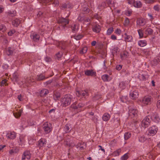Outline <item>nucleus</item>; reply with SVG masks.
Listing matches in <instances>:
<instances>
[{"label": "nucleus", "mask_w": 160, "mask_h": 160, "mask_svg": "<svg viewBox=\"0 0 160 160\" xmlns=\"http://www.w3.org/2000/svg\"><path fill=\"white\" fill-rule=\"evenodd\" d=\"M115 32L118 35H120L121 32V31L119 29L117 28Z\"/></svg>", "instance_id": "obj_56"}, {"label": "nucleus", "mask_w": 160, "mask_h": 160, "mask_svg": "<svg viewBox=\"0 0 160 160\" xmlns=\"http://www.w3.org/2000/svg\"><path fill=\"white\" fill-rule=\"evenodd\" d=\"M128 153H127L124 154L121 157V160H127L129 158Z\"/></svg>", "instance_id": "obj_37"}, {"label": "nucleus", "mask_w": 160, "mask_h": 160, "mask_svg": "<svg viewBox=\"0 0 160 160\" xmlns=\"http://www.w3.org/2000/svg\"><path fill=\"white\" fill-rule=\"evenodd\" d=\"M82 11L85 13H87L89 12L90 9L86 5H83L82 8Z\"/></svg>", "instance_id": "obj_29"}, {"label": "nucleus", "mask_w": 160, "mask_h": 160, "mask_svg": "<svg viewBox=\"0 0 160 160\" xmlns=\"http://www.w3.org/2000/svg\"><path fill=\"white\" fill-rule=\"evenodd\" d=\"M37 80L38 81L43 80L45 79V77L42 74H40L37 76Z\"/></svg>", "instance_id": "obj_27"}, {"label": "nucleus", "mask_w": 160, "mask_h": 160, "mask_svg": "<svg viewBox=\"0 0 160 160\" xmlns=\"http://www.w3.org/2000/svg\"><path fill=\"white\" fill-rule=\"evenodd\" d=\"M77 102L74 103L71 106V108L74 109H77Z\"/></svg>", "instance_id": "obj_46"}, {"label": "nucleus", "mask_w": 160, "mask_h": 160, "mask_svg": "<svg viewBox=\"0 0 160 160\" xmlns=\"http://www.w3.org/2000/svg\"><path fill=\"white\" fill-rule=\"evenodd\" d=\"M147 140V138L144 136H143L140 137L139 139L140 141L141 142H144Z\"/></svg>", "instance_id": "obj_50"}, {"label": "nucleus", "mask_w": 160, "mask_h": 160, "mask_svg": "<svg viewBox=\"0 0 160 160\" xmlns=\"http://www.w3.org/2000/svg\"><path fill=\"white\" fill-rule=\"evenodd\" d=\"M129 19L128 18H126L124 20V25L125 26L128 25L129 24Z\"/></svg>", "instance_id": "obj_44"}, {"label": "nucleus", "mask_w": 160, "mask_h": 160, "mask_svg": "<svg viewBox=\"0 0 160 160\" xmlns=\"http://www.w3.org/2000/svg\"><path fill=\"white\" fill-rule=\"evenodd\" d=\"M47 143V141L46 139L41 138L38 142V147L39 149H42L46 145Z\"/></svg>", "instance_id": "obj_5"}, {"label": "nucleus", "mask_w": 160, "mask_h": 160, "mask_svg": "<svg viewBox=\"0 0 160 160\" xmlns=\"http://www.w3.org/2000/svg\"><path fill=\"white\" fill-rule=\"evenodd\" d=\"M133 5L135 7L140 8L142 7V4L140 1H137L135 2Z\"/></svg>", "instance_id": "obj_24"}, {"label": "nucleus", "mask_w": 160, "mask_h": 160, "mask_svg": "<svg viewBox=\"0 0 160 160\" xmlns=\"http://www.w3.org/2000/svg\"><path fill=\"white\" fill-rule=\"evenodd\" d=\"M49 93L48 90L46 89H42L40 92V95L41 97L45 96Z\"/></svg>", "instance_id": "obj_16"}, {"label": "nucleus", "mask_w": 160, "mask_h": 160, "mask_svg": "<svg viewBox=\"0 0 160 160\" xmlns=\"http://www.w3.org/2000/svg\"><path fill=\"white\" fill-rule=\"evenodd\" d=\"M132 12V11L131 10H128L125 12V14L127 16H130L131 15Z\"/></svg>", "instance_id": "obj_47"}, {"label": "nucleus", "mask_w": 160, "mask_h": 160, "mask_svg": "<svg viewBox=\"0 0 160 160\" xmlns=\"http://www.w3.org/2000/svg\"><path fill=\"white\" fill-rule=\"evenodd\" d=\"M76 94L78 97H80L82 95L83 96H85L86 95H88V92L86 91H76Z\"/></svg>", "instance_id": "obj_17"}, {"label": "nucleus", "mask_w": 160, "mask_h": 160, "mask_svg": "<svg viewBox=\"0 0 160 160\" xmlns=\"http://www.w3.org/2000/svg\"><path fill=\"white\" fill-rule=\"evenodd\" d=\"M6 30V28L5 25L3 24L0 25V32H4Z\"/></svg>", "instance_id": "obj_30"}, {"label": "nucleus", "mask_w": 160, "mask_h": 160, "mask_svg": "<svg viewBox=\"0 0 160 160\" xmlns=\"http://www.w3.org/2000/svg\"><path fill=\"white\" fill-rule=\"evenodd\" d=\"M135 2V0H128V3L130 4H133Z\"/></svg>", "instance_id": "obj_63"}, {"label": "nucleus", "mask_w": 160, "mask_h": 160, "mask_svg": "<svg viewBox=\"0 0 160 160\" xmlns=\"http://www.w3.org/2000/svg\"><path fill=\"white\" fill-rule=\"evenodd\" d=\"M62 55V53H60V52H58L56 54V55L57 58L58 59H59L61 57Z\"/></svg>", "instance_id": "obj_58"}, {"label": "nucleus", "mask_w": 160, "mask_h": 160, "mask_svg": "<svg viewBox=\"0 0 160 160\" xmlns=\"http://www.w3.org/2000/svg\"><path fill=\"white\" fill-rule=\"evenodd\" d=\"M131 98L132 99H136L138 98V93L137 91H135L130 93Z\"/></svg>", "instance_id": "obj_18"}, {"label": "nucleus", "mask_w": 160, "mask_h": 160, "mask_svg": "<svg viewBox=\"0 0 160 160\" xmlns=\"http://www.w3.org/2000/svg\"><path fill=\"white\" fill-rule=\"evenodd\" d=\"M87 47H84L82 48L80 51V54H83V53H85L86 52L87 50Z\"/></svg>", "instance_id": "obj_40"}, {"label": "nucleus", "mask_w": 160, "mask_h": 160, "mask_svg": "<svg viewBox=\"0 0 160 160\" xmlns=\"http://www.w3.org/2000/svg\"><path fill=\"white\" fill-rule=\"evenodd\" d=\"M119 119L118 118H117L116 119H114V124L117 125H119Z\"/></svg>", "instance_id": "obj_49"}, {"label": "nucleus", "mask_w": 160, "mask_h": 160, "mask_svg": "<svg viewBox=\"0 0 160 160\" xmlns=\"http://www.w3.org/2000/svg\"><path fill=\"white\" fill-rule=\"evenodd\" d=\"M101 98V96L100 94H97L95 95L94 97V100H98L99 99Z\"/></svg>", "instance_id": "obj_48"}, {"label": "nucleus", "mask_w": 160, "mask_h": 160, "mask_svg": "<svg viewBox=\"0 0 160 160\" xmlns=\"http://www.w3.org/2000/svg\"><path fill=\"white\" fill-rule=\"evenodd\" d=\"M136 22L137 25L139 26H143L146 23L145 19L142 18H138Z\"/></svg>", "instance_id": "obj_10"}, {"label": "nucleus", "mask_w": 160, "mask_h": 160, "mask_svg": "<svg viewBox=\"0 0 160 160\" xmlns=\"http://www.w3.org/2000/svg\"><path fill=\"white\" fill-rule=\"evenodd\" d=\"M60 45L62 49H63V50L65 49V47L66 46V43L65 42H61L59 44Z\"/></svg>", "instance_id": "obj_45"}, {"label": "nucleus", "mask_w": 160, "mask_h": 160, "mask_svg": "<svg viewBox=\"0 0 160 160\" xmlns=\"http://www.w3.org/2000/svg\"><path fill=\"white\" fill-rule=\"evenodd\" d=\"M128 52L126 51H124L120 54L121 58L122 59H123L124 58H128Z\"/></svg>", "instance_id": "obj_22"}, {"label": "nucleus", "mask_w": 160, "mask_h": 160, "mask_svg": "<svg viewBox=\"0 0 160 160\" xmlns=\"http://www.w3.org/2000/svg\"><path fill=\"white\" fill-rule=\"evenodd\" d=\"M138 45L141 47H143L146 45V41L145 40H141L138 42Z\"/></svg>", "instance_id": "obj_32"}, {"label": "nucleus", "mask_w": 160, "mask_h": 160, "mask_svg": "<svg viewBox=\"0 0 160 160\" xmlns=\"http://www.w3.org/2000/svg\"><path fill=\"white\" fill-rule=\"evenodd\" d=\"M58 22L59 24V28L62 30H64L67 28L66 25L69 23V21L65 18H62L58 19Z\"/></svg>", "instance_id": "obj_1"}, {"label": "nucleus", "mask_w": 160, "mask_h": 160, "mask_svg": "<svg viewBox=\"0 0 160 160\" xmlns=\"http://www.w3.org/2000/svg\"><path fill=\"white\" fill-rule=\"evenodd\" d=\"M42 128L46 133H48L52 130V125L50 123L46 122L43 125Z\"/></svg>", "instance_id": "obj_6"}, {"label": "nucleus", "mask_w": 160, "mask_h": 160, "mask_svg": "<svg viewBox=\"0 0 160 160\" xmlns=\"http://www.w3.org/2000/svg\"><path fill=\"white\" fill-rule=\"evenodd\" d=\"M78 27L76 24H74L71 26L72 30V32H76L78 30Z\"/></svg>", "instance_id": "obj_35"}, {"label": "nucleus", "mask_w": 160, "mask_h": 160, "mask_svg": "<svg viewBox=\"0 0 160 160\" xmlns=\"http://www.w3.org/2000/svg\"><path fill=\"white\" fill-rule=\"evenodd\" d=\"M15 32L16 31L14 30H11L8 32V35L9 36H12Z\"/></svg>", "instance_id": "obj_52"}, {"label": "nucleus", "mask_w": 160, "mask_h": 160, "mask_svg": "<svg viewBox=\"0 0 160 160\" xmlns=\"http://www.w3.org/2000/svg\"><path fill=\"white\" fill-rule=\"evenodd\" d=\"M121 150L120 149H118L114 152V153H116V155L118 156L120 153L121 152Z\"/></svg>", "instance_id": "obj_55"}, {"label": "nucleus", "mask_w": 160, "mask_h": 160, "mask_svg": "<svg viewBox=\"0 0 160 160\" xmlns=\"http://www.w3.org/2000/svg\"><path fill=\"white\" fill-rule=\"evenodd\" d=\"M7 136L10 139H13L16 137V133L14 132H11L7 134Z\"/></svg>", "instance_id": "obj_20"}, {"label": "nucleus", "mask_w": 160, "mask_h": 160, "mask_svg": "<svg viewBox=\"0 0 160 160\" xmlns=\"http://www.w3.org/2000/svg\"><path fill=\"white\" fill-rule=\"evenodd\" d=\"M125 35L126 36V37H125V39L127 40L128 42H131L132 39V36L128 35L126 33L125 34Z\"/></svg>", "instance_id": "obj_36"}, {"label": "nucleus", "mask_w": 160, "mask_h": 160, "mask_svg": "<svg viewBox=\"0 0 160 160\" xmlns=\"http://www.w3.org/2000/svg\"><path fill=\"white\" fill-rule=\"evenodd\" d=\"M158 128L155 125L152 126L150 127L148 130V134L150 136L154 135L157 132Z\"/></svg>", "instance_id": "obj_3"}, {"label": "nucleus", "mask_w": 160, "mask_h": 160, "mask_svg": "<svg viewBox=\"0 0 160 160\" xmlns=\"http://www.w3.org/2000/svg\"><path fill=\"white\" fill-rule=\"evenodd\" d=\"M153 32V30L151 28H148L145 31V33L147 35L152 34Z\"/></svg>", "instance_id": "obj_31"}, {"label": "nucleus", "mask_w": 160, "mask_h": 160, "mask_svg": "<svg viewBox=\"0 0 160 160\" xmlns=\"http://www.w3.org/2000/svg\"><path fill=\"white\" fill-rule=\"evenodd\" d=\"M131 133L129 132H126L124 134V137L125 140L128 139L131 137Z\"/></svg>", "instance_id": "obj_34"}, {"label": "nucleus", "mask_w": 160, "mask_h": 160, "mask_svg": "<svg viewBox=\"0 0 160 160\" xmlns=\"http://www.w3.org/2000/svg\"><path fill=\"white\" fill-rule=\"evenodd\" d=\"M19 75L18 73L15 72L12 74V80L17 81Z\"/></svg>", "instance_id": "obj_25"}, {"label": "nucleus", "mask_w": 160, "mask_h": 160, "mask_svg": "<svg viewBox=\"0 0 160 160\" xmlns=\"http://www.w3.org/2000/svg\"><path fill=\"white\" fill-rule=\"evenodd\" d=\"M70 125L69 124H67L65 126L64 129L66 132H69L70 131Z\"/></svg>", "instance_id": "obj_33"}, {"label": "nucleus", "mask_w": 160, "mask_h": 160, "mask_svg": "<svg viewBox=\"0 0 160 160\" xmlns=\"http://www.w3.org/2000/svg\"><path fill=\"white\" fill-rule=\"evenodd\" d=\"M150 118L156 123H158L160 120L158 115L156 112L152 113L151 116L150 117Z\"/></svg>", "instance_id": "obj_9"}, {"label": "nucleus", "mask_w": 160, "mask_h": 160, "mask_svg": "<svg viewBox=\"0 0 160 160\" xmlns=\"http://www.w3.org/2000/svg\"><path fill=\"white\" fill-rule=\"evenodd\" d=\"M64 144L65 145L68 146H69V147H71V146H74L75 145H71V143H70L69 141V140H67L65 141V142H64Z\"/></svg>", "instance_id": "obj_42"}, {"label": "nucleus", "mask_w": 160, "mask_h": 160, "mask_svg": "<svg viewBox=\"0 0 160 160\" xmlns=\"http://www.w3.org/2000/svg\"><path fill=\"white\" fill-rule=\"evenodd\" d=\"M113 31V28L112 27H111L108 28L107 30V34L109 35L111 34V33Z\"/></svg>", "instance_id": "obj_43"}, {"label": "nucleus", "mask_w": 160, "mask_h": 160, "mask_svg": "<svg viewBox=\"0 0 160 160\" xmlns=\"http://www.w3.org/2000/svg\"><path fill=\"white\" fill-rule=\"evenodd\" d=\"M140 79L141 80L144 81L146 79L145 76L143 74H142L139 76Z\"/></svg>", "instance_id": "obj_53"}, {"label": "nucleus", "mask_w": 160, "mask_h": 160, "mask_svg": "<svg viewBox=\"0 0 160 160\" xmlns=\"http://www.w3.org/2000/svg\"><path fill=\"white\" fill-rule=\"evenodd\" d=\"M45 60L47 62H49L51 61V59L50 57H47L45 58Z\"/></svg>", "instance_id": "obj_61"}, {"label": "nucleus", "mask_w": 160, "mask_h": 160, "mask_svg": "<svg viewBox=\"0 0 160 160\" xmlns=\"http://www.w3.org/2000/svg\"><path fill=\"white\" fill-rule=\"evenodd\" d=\"M40 37L39 35L37 34H35L33 36V40L35 41H37L39 39Z\"/></svg>", "instance_id": "obj_41"}, {"label": "nucleus", "mask_w": 160, "mask_h": 160, "mask_svg": "<svg viewBox=\"0 0 160 160\" xmlns=\"http://www.w3.org/2000/svg\"><path fill=\"white\" fill-rule=\"evenodd\" d=\"M16 13V11H13V12L12 13L11 12H8V14L10 15V16H11L12 17H13L15 16V14Z\"/></svg>", "instance_id": "obj_54"}, {"label": "nucleus", "mask_w": 160, "mask_h": 160, "mask_svg": "<svg viewBox=\"0 0 160 160\" xmlns=\"http://www.w3.org/2000/svg\"><path fill=\"white\" fill-rule=\"evenodd\" d=\"M151 99V97L145 96L143 99V102L145 104H148L150 103Z\"/></svg>", "instance_id": "obj_19"}, {"label": "nucleus", "mask_w": 160, "mask_h": 160, "mask_svg": "<svg viewBox=\"0 0 160 160\" xmlns=\"http://www.w3.org/2000/svg\"><path fill=\"white\" fill-rule=\"evenodd\" d=\"M13 50L11 48L9 47L8 48L6 51L7 54L8 55H11L13 53Z\"/></svg>", "instance_id": "obj_28"}, {"label": "nucleus", "mask_w": 160, "mask_h": 160, "mask_svg": "<svg viewBox=\"0 0 160 160\" xmlns=\"http://www.w3.org/2000/svg\"><path fill=\"white\" fill-rule=\"evenodd\" d=\"M85 18L83 16V14L82 13H80L78 18V19L79 21H84V20Z\"/></svg>", "instance_id": "obj_39"}, {"label": "nucleus", "mask_w": 160, "mask_h": 160, "mask_svg": "<svg viewBox=\"0 0 160 160\" xmlns=\"http://www.w3.org/2000/svg\"><path fill=\"white\" fill-rule=\"evenodd\" d=\"M110 117V115L108 113H104L102 117V119L103 120L105 121H108Z\"/></svg>", "instance_id": "obj_21"}, {"label": "nucleus", "mask_w": 160, "mask_h": 160, "mask_svg": "<svg viewBox=\"0 0 160 160\" xmlns=\"http://www.w3.org/2000/svg\"><path fill=\"white\" fill-rule=\"evenodd\" d=\"M83 37V35L82 34L74 36V38L77 40L81 39Z\"/></svg>", "instance_id": "obj_38"}, {"label": "nucleus", "mask_w": 160, "mask_h": 160, "mask_svg": "<svg viewBox=\"0 0 160 160\" xmlns=\"http://www.w3.org/2000/svg\"><path fill=\"white\" fill-rule=\"evenodd\" d=\"M154 2V0H145V2L147 4L152 3Z\"/></svg>", "instance_id": "obj_59"}, {"label": "nucleus", "mask_w": 160, "mask_h": 160, "mask_svg": "<svg viewBox=\"0 0 160 160\" xmlns=\"http://www.w3.org/2000/svg\"><path fill=\"white\" fill-rule=\"evenodd\" d=\"M73 7L72 6L69 2H67L62 4L60 6V8L62 10H64L67 8H71Z\"/></svg>", "instance_id": "obj_13"}, {"label": "nucleus", "mask_w": 160, "mask_h": 160, "mask_svg": "<svg viewBox=\"0 0 160 160\" xmlns=\"http://www.w3.org/2000/svg\"><path fill=\"white\" fill-rule=\"evenodd\" d=\"M53 97L54 100L56 101L57 100H59L60 98L61 94L59 92L57 91H55L53 92Z\"/></svg>", "instance_id": "obj_14"}, {"label": "nucleus", "mask_w": 160, "mask_h": 160, "mask_svg": "<svg viewBox=\"0 0 160 160\" xmlns=\"http://www.w3.org/2000/svg\"><path fill=\"white\" fill-rule=\"evenodd\" d=\"M12 25L14 26L17 27L20 23V21L18 19H16L12 22Z\"/></svg>", "instance_id": "obj_23"}, {"label": "nucleus", "mask_w": 160, "mask_h": 160, "mask_svg": "<svg viewBox=\"0 0 160 160\" xmlns=\"http://www.w3.org/2000/svg\"><path fill=\"white\" fill-rule=\"evenodd\" d=\"M72 98L70 95L66 94L61 99L62 105L63 107H66L70 105L71 103Z\"/></svg>", "instance_id": "obj_2"}, {"label": "nucleus", "mask_w": 160, "mask_h": 160, "mask_svg": "<svg viewBox=\"0 0 160 160\" xmlns=\"http://www.w3.org/2000/svg\"><path fill=\"white\" fill-rule=\"evenodd\" d=\"M92 29L93 32L98 33L101 30V28L99 25L94 24L92 25Z\"/></svg>", "instance_id": "obj_15"}, {"label": "nucleus", "mask_w": 160, "mask_h": 160, "mask_svg": "<svg viewBox=\"0 0 160 160\" xmlns=\"http://www.w3.org/2000/svg\"><path fill=\"white\" fill-rule=\"evenodd\" d=\"M52 82V80H50L45 82V84L46 85L50 84Z\"/></svg>", "instance_id": "obj_62"}, {"label": "nucleus", "mask_w": 160, "mask_h": 160, "mask_svg": "<svg viewBox=\"0 0 160 160\" xmlns=\"http://www.w3.org/2000/svg\"><path fill=\"white\" fill-rule=\"evenodd\" d=\"M122 68V66H121L120 65H117L116 66V68L117 70H120Z\"/></svg>", "instance_id": "obj_60"}, {"label": "nucleus", "mask_w": 160, "mask_h": 160, "mask_svg": "<svg viewBox=\"0 0 160 160\" xmlns=\"http://www.w3.org/2000/svg\"><path fill=\"white\" fill-rule=\"evenodd\" d=\"M138 32L139 34V36L140 38H142L143 37V33L141 29L138 30Z\"/></svg>", "instance_id": "obj_51"}, {"label": "nucleus", "mask_w": 160, "mask_h": 160, "mask_svg": "<svg viewBox=\"0 0 160 160\" xmlns=\"http://www.w3.org/2000/svg\"><path fill=\"white\" fill-rule=\"evenodd\" d=\"M83 104L82 103H79L78 105H77V109L83 107Z\"/></svg>", "instance_id": "obj_64"}, {"label": "nucleus", "mask_w": 160, "mask_h": 160, "mask_svg": "<svg viewBox=\"0 0 160 160\" xmlns=\"http://www.w3.org/2000/svg\"><path fill=\"white\" fill-rule=\"evenodd\" d=\"M102 78L104 82H107L110 80L109 79L108 75L107 74L102 75Z\"/></svg>", "instance_id": "obj_26"}, {"label": "nucleus", "mask_w": 160, "mask_h": 160, "mask_svg": "<svg viewBox=\"0 0 160 160\" xmlns=\"http://www.w3.org/2000/svg\"><path fill=\"white\" fill-rule=\"evenodd\" d=\"M84 73L85 75L89 76H95L96 74V72L92 69L85 70Z\"/></svg>", "instance_id": "obj_12"}, {"label": "nucleus", "mask_w": 160, "mask_h": 160, "mask_svg": "<svg viewBox=\"0 0 160 160\" xmlns=\"http://www.w3.org/2000/svg\"><path fill=\"white\" fill-rule=\"evenodd\" d=\"M149 117H150L149 116L146 117L142 121L141 126L142 127L146 128L148 127V125H149L150 123L151 122V120Z\"/></svg>", "instance_id": "obj_4"}, {"label": "nucleus", "mask_w": 160, "mask_h": 160, "mask_svg": "<svg viewBox=\"0 0 160 160\" xmlns=\"http://www.w3.org/2000/svg\"><path fill=\"white\" fill-rule=\"evenodd\" d=\"M40 3H42L43 4L45 3V4L48 3L50 2L49 4L52 3V4H55L56 6L58 5L59 4V1L57 0H55L53 1V0H40Z\"/></svg>", "instance_id": "obj_8"}, {"label": "nucleus", "mask_w": 160, "mask_h": 160, "mask_svg": "<svg viewBox=\"0 0 160 160\" xmlns=\"http://www.w3.org/2000/svg\"><path fill=\"white\" fill-rule=\"evenodd\" d=\"M153 8L155 10L157 11H159L160 10L159 7L158 5L155 6L153 7Z\"/></svg>", "instance_id": "obj_57"}, {"label": "nucleus", "mask_w": 160, "mask_h": 160, "mask_svg": "<svg viewBox=\"0 0 160 160\" xmlns=\"http://www.w3.org/2000/svg\"><path fill=\"white\" fill-rule=\"evenodd\" d=\"M129 114L130 116L135 117L137 115L138 110L133 107L131 106L129 107Z\"/></svg>", "instance_id": "obj_7"}, {"label": "nucleus", "mask_w": 160, "mask_h": 160, "mask_svg": "<svg viewBox=\"0 0 160 160\" xmlns=\"http://www.w3.org/2000/svg\"><path fill=\"white\" fill-rule=\"evenodd\" d=\"M31 158V154L29 151H25L22 156V160H29Z\"/></svg>", "instance_id": "obj_11"}]
</instances>
